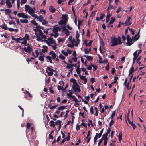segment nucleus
Returning a JSON list of instances; mask_svg holds the SVG:
<instances>
[{"label": "nucleus", "instance_id": "8fccbe9b", "mask_svg": "<svg viewBox=\"0 0 146 146\" xmlns=\"http://www.w3.org/2000/svg\"><path fill=\"white\" fill-rule=\"evenodd\" d=\"M90 113L91 115L94 114L93 108L92 107H91L90 109Z\"/></svg>", "mask_w": 146, "mask_h": 146}, {"label": "nucleus", "instance_id": "ddd939ff", "mask_svg": "<svg viewBox=\"0 0 146 146\" xmlns=\"http://www.w3.org/2000/svg\"><path fill=\"white\" fill-rule=\"evenodd\" d=\"M43 41H45L47 43V44L48 45H49V46H51L52 48H53V49L54 50H55L57 48V47L56 46H53V45H51L50 44V43L48 41V40H43Z\"/></svg>", "mask_w": 146, "mask_h": 146}, {"label": "nucleus", "instance_id": "0e129e2a", "mask_svg": "<svg viewBox=\"0 0 146 146\" xmlns=\"http://www.w3.org/2000/svg\"><path fill=\"white\" fill-rule=\"evenodd\" d=\"M41 36V37L42 38H44L45 39H46L47 38L46 36L45 35H44L43 34L42 35H41V36Z\"/></svg>", "mask_w": 146, "mask_h": 146}, {"label": "nucleus", "instance_id": "3c124183", "mask_svg": "<svg viewBox=\"0 0 146 146\" xmlns=\"http://www.w3.org/2000/svg\"><path fill=\"white\" fill-rule=\"evenodd\" d=\"M59 58L62 60H64L65 58V57L62 54H60L59 56Z\"/></svg>", "mask_w": 146, "mask_h": 146}, {"label": "nucleus", "instance_id": "e433bc0d", "mask_svg": "<svg viewBox=\"0 0 146 146\" xmlns=\"http://www.w3.org/2000/svg\"><path fill=\"white\" fill-rule=\"evenodd\" d=\"M35 34L36 35L37 40L38 41H41V38L38 35V34L36 32H35Z\"/></svg>", "mask_w": 146, "mask_h": 146}, {"label": "nucleus", "instance_id": "e2e57ef3", "mask_svg": "<svg viewBox=\"0 0 146 146\" xmlns=\"http://www.w3.org/2000/svg\"><path fill=\"white\" fill-rule=\"evenodd\" d=\"M90 30L89 29H87V34H86V36L87 37H90Z\"/></svg>", "mask_w": 146, "mask_h": 146}, {"label": "nucleus", "instance_id": "5fc2aeb1", "mask_svg": "<svg viewBox=\"0 0 146 146\" xmlns=\"http://www.w3.org/2000/svg\"><path fill=\"white\" fill-rule=\"evenodd\" d=\"M37 26H36V29H38V28H40L42 30H44V27H42L40 25H38Z\"/></svg>", "mask_w": 146, "mask_h": 146}, {"label": "nucleus", "instance_id": "c756f323", "mask_svg": "<svg viewBox=\"0 0 146 146\" xmlns=\"http://www.w3.org/2000/svg\"><path fill=\"white\" fill-rule=\"evenodd\" d=\"M1 27L2 29L5 30H7L8 29L7 26L5 25V24H2L1 25Z\"/></svg>", "mask_w": 146, "mask_h": 146}, {"label": "nucleus", "instance_id": "7ed1b4c3", "mask_svg": "<svg viewBox=\"0 0 146 146\" xmlns=\"http://www.w3.org/2000/svg\"><path fill=\"white\" fill-rule=\"evenodd\" d=\"M72 92H70L69 93H67L66 94L68 96V97H70L72 99H73L75 102H80V100L79 101L76 98V97L75 96H73L72 95Z\"/></svg>", "mask_w": 146, "mask_h": 146}, {"label": "nucleus", "instance_id": "864d4df0", "mask_svg": "<svg viewBox=\"0 0 146 146\" xmlns=\"http://www.w3.org/2000/svg\"><path fill=\"white\" fill-rule=\"evenodd\" d=\"M79 76L80 77V79L82 80L86 78L85 76H82L81 74L79 75Z\"/></svg>", "mask_w": 146, "mask_h": 146}, {"label": "nucleus", "instance_id": "ea45409f", "mask_svg": "<svg viewBox=\"0 0 146 146\" xmlns=\"http://www.w3.org/2000/svg\"><path fill=\"white\" fill-rule=\"evenodd\" d=\"M110 69L109 63H108L105 66V70L107 71H109Z\"/></svg>", "mask_w": 146, "mask_h": 146}, {"label": "nucleus", "instance_id": "2f4dec72", "mask_svg": "<svg viewBox=\"0 0 146 146\" xmlns=\"http://www.w3.org/2000/svg\"><path fill=\"white\" fill-rule=\"evenodd\" d=\"M46 58L48 59L49 60V62L50 63H52V58L51 57L49 56H47L46 57Z\"/></svg>", "mask_w": 146, "mask_h": 146}, {"label": "nucleus", "instance_id": "13d9d810", "mask_svg": "<svg viewBox=\"0 0 146 146\" xmlns=\"http://www.w3.org/2000/svg\"><path fill=\"white\" fill-rule=\"evenodd\" d=\"M111 131V129L110 127H108V129L107 130V132L106 133V134H109Z\"/></svg>", "mask_w": 146, "mask_h": 146}, {"label": "nucleus", "instance_id": "20e7f679", "mask_svg": "<svg viewBox=\"0 0 146 146\" xmlns=\"http://www.w3.org/2000/svg\"><path fill=\"white\" fill-rule=\"evenodd\" d=\"M17 15L20 17H21L23 19H27L28 16L22 13H20L17 14Z\"/></svg>", "mask_w": 146, "mask_h": 146}, {"label": "nucleus", "instance_id": "a18cd8bd", "mask_svg": "<svg viewBox=\"0 0 146 146\" xmlns=\"http://www.w3.org/2000/svg\"><path fill=\"white\" fill-rule=\"evenodd\" d=\"M31 23L34 25H38V23L35 20H31Z\"/></svg>", "mask_w": 146, "mask_h": 146}, {"label": "nucleus", "instance_id": "37998d69", "mask_svg": "<svg viewBox=\"0 0 146 146\" xmlns=\"http://www.w3.org/2000/svg\"><path fill=\"white\" fill-rule=\"evenodd\" d=\"M62 121L60 120H58L56 121L55 123V125H61V123Z\"/></svg>", "mask_w": 146, "mask_h": 146}, {"label": "nucleus", "instance_id": "412c9836", "mask_svg": "<svg viewBox=\"0 0 146 146\" xmlns=\"http://www.w3.org/2000/svg\"><path fill=\"white\" fill-rule=\"evenodd\" d=\"M67 21L63 20H60V21L58 22V23L59 25H62V24L66 25Z\"/></svg>", "mask_w": 146, "mask_h": 146}, {"label": "nucleus", "instance_id": "4468645a", "mask_svg": "<svg viewBox=\"0 0 146 146\" xmlns=\"http://www.w3.org/2000/svg\"><path fill=\"white\" fill-rule=\"evenodd\" d=\"M42 48L43 49H42V51L43 52L45 53L46 52H47V49H48V48L47 46L44 45L43 46Z\"/></svg>", "mask_w": 146, "mask_h": 146}, {"label": "nucleus", "instance_id": "f257e3e1", "mask_svg": "<svg viewBox=\"0 0 146 146\" xmlns=\"http://www.w3.org/2000/svg\"><path fill=\"white\" fill-rule=\"evenodd\" d=\"M110 43L111 44V46H114L118 44H122V42L121 41L120 37L118 36L117 38L115 37L113 38H111Z\"/></svg>", "mask_w": 146, "mask_h": 146}, {"label": "nucleus", "instance_id": "bf43d9fd", "mask_svg": "<svg viewBox=\"0 0 146 146\" xmlns=\"http://www.w3.org/2000/svg\"><path fill=\"white\" fill-rule=\"evenodd\" d=\"M76 39L79 38L80 36V34L77 31L76 33Z\"/></svg>", "mask_w": 146, "mask_h": 146}, {"label": "nucleus", "instance_id": "6ab92c4d", "mask_svg": "<svg viewBox=\"0 0 146 146\" xmlns=\"http://www.w3.org/2000/svg\"><path fill=\"white\" fill-rule=\"evenodd\" d=\"M49 125L51 127H52L53 128H54L55 127V123H54V121H53V120H51L49 122Z\"/></svg>", "mask_w": 146, "mask_h": 146}, {"label": "nucleus", "instance_id": "9b49d317", "mask_svg": "<svg viewBox=\"0 0 146 146\" xmlns=\"http://www.w3.org/2000/svg\"><path fill=\"white\" fill-rule=\"evenodd\" d=\"M47 40L49 41V42H50V44H52L55 42V41L51 37L48 38Z\"/></svg>", "mask_w": 146, "mask_h": 146}, {"label": "nucleus", "instance_id": "49530a36", "mask_svg": "<svg viewBox=\"0 0 146 146\" xmlns=\"http://www.w3.org/2000/svg\"><path fill=\"white\" fill-rule=\"evenodd\" d=\"M138 51V50H136L133 53V55L134 56L138 57L139 55L137 53Z\"/></svg>", "mask_w": 146, "mask_h": 146}, {"label": "nucleus", "instance_id": "4d7b16f0", "mask_svg": "<svg viewBox=\"0 0 146 146\" xmlns=\"http://www.w3.org/2000/svg\"><path fill=\"white\" fill-rule=\"evenodd\" d=\"M24 40L23 42H21V43L22 44H23L25 46L26 45L27 43V40Z\"/></svg>", "mask_w": 146, "mask_h": 146}, {"label": "nucleus", "instance_id": "69168bd1", "mask_svg": "<svg viewBox=\"0 0 146 146\" xmlns=\"http://www.w3.org/2000/svg\"><path fill=\"white\" fill-rule=\"evenodd\" d=\"M93 68V70L94 71H95L98 68V66L97 65H93V66H92Z\"/></svg>", "mask_w": 146, "mask_h": 146}, {"label": "nucleus", "instance_id": "f8f14e48", "mask_svg": "<svg viewBox=\"0 0 146 146\" xmlns=\"http://www.w3.org/2000/svg\"><path fill=\"white\" fill-rule=\"evenodd\" d=\"M6 4L7 6V7L11 8L12 7V5L9 0H6Z\"/></svg>", "mask_w": 146, "mask_h": 146}, {"label": "nucleus", "instance_id": "603ef678", "mask_svg": "<svg viewBox=\"0 0 146 146\" xmlns=\"http://www.w3.org/2000/svg\"><path fill=\"white\" fill-rule=\"evenodd\" d=\"M115 111H114L112 113V114H111V119H113V117L115 115Z\"/></svg>", "mask_w": 146, "mask_h": 146}, {"label": "nucleus", "instance_id": "f3484780", "mask_svg": "<svg viewBox=\"0 0 146 146\" xmlns=\"http://www.w3.org/2000/svg\"><path fill=\"white\" fill-rule=\"evenodd\" d=\"M84 57H86L87 60L88 61L92 60L93 58V57L90 56H86V55H84Z\"/></svg>", "mask_w": 146, "mask_h": 146}, {"label": "nucleus", "instance_id": "2eb2a0df", "mask_svg": "<svg viewBox=\"0 0 146 146\" xmlns=\"http://www.w3.org/2000/svg\"><path fill=\"white\" fill-rule=\"evenodd\" d=\"M34 31L36 32V31L39 32L38 35L40 36H41L43 34V33L42 30L40 29H37L36 30L35 29H34Z\"/></svg>", "mask_w": 146, "mask_h": 146}, {"label": "nucleus", "instance_id": "774afa93", "mask_svg": "<svg viewBox=\"0 0 146 146\" xmlns=\"http://www.w3.org/2000/svg\"><path fill=\"white\" fill-rule=\"evenodd\" d=\"M76 72L78 74H79V75L80 74V72H81V70H80V69H76Z\"/></svg>", "mask_w": 146, "mask_h": 146}, {"label": "nucleus", "instance_id": "aec40b11", "mask_svg": "<svg viewBox=\"0 0 146 146\" xmlns=\"http://www.w3.org/2000/svg\"><path fill=\"white\" fill-rule=\"evenodd\" d=\"M108 135L106 133L104 134L101 138L103 140H108Z\"/></svg>", "mask_w": 146, "mask_h": 146}, {"label": "nucleus", "instance_id": "a19ab883", "mask_svg": "<svg viewBox=\"0 0 146 146\" xmlns=\"http://www.w3.org/2000/svg\"><path fill=\"white\" fill-rule=\"evenodd\" d=\"M76 80L74 79L71 78L70 80V82L72 83L73 84H75V83H77L76 82Z\"/></svg>", "mask_w": 146, "mask_h": 146}, {"label": "nucleus", "instance_id": "c85d7f7f", "mask_svg": "<svg viewBox=\"0 0 146 146\" xmlns=\"http://www.w3.org/2000/svg\"><path fill=\"white\" fill-rule=\"evenodd\" d=\"M59 30V27H54L53 29L52 30V31L54 33H55L56 32H58V31Z\"/></svg>", "mask_w": 146, "mask_h": 146}, {"label": "nucleus", "instance_id": "473e14b6", "mask_svg": "<svg viewBox=\"0 0 146 146\" xmlns=\"http://www.w3.org/2000/svg\"><path fill=\"white\" fill-rule=\"evenodd\" d=\"M50 72L48 71L47 70H46V72L48 73V76H51L53 74V73L51 71H49Z\"/></svg>", "mask_w": 146, "mask_h": 146}, {"label": "nucleus", "instance_id": "1a4fd4ad", "mask_svg": "<svg viewBox=\"0 0 146 146\" xmlns=\"http://www.w3.org/2000/svg\"><path fill=\"white\" fill-rule=\"evenodd\" d=\"M49 54L50 55H51L52 58L53 59H55L56 58V53L53 51H50L49 53Z\"/></svg>", "mask_w": 146, "mask_h": 146}, {"label": "nucleus", "instance_id": "72a5a7b5", "mask_svg": "<svg viewBox=\"0 0 146 146\" xmlns=\"http://www.w3.org/2000/svg\"><path fill=\"white\" fill-rule=\"evenodd\" d=\"M64 33L66 36H68L70 34L69 31L67 29H66Z\"/></svg>", "mask_w": 146, "mask_h": 146}, {"label": "nucleus", "instance_id": "680f3d73", "mask_svg": "<svg viewBox=\"0 0 146 146\" xmlns=\"http://www.w3.org/2000/svg\"><path fill=\"white\" fill-rule=\"evenodd\" d=\"M92 66H93V64H92L91 65H90L88 67H87V69L88 70H91L92 69Z\"/></svg>", "mask_w": 146, "mask_h": 146}, {"label": "nucleus", "instance_id": "09e8293b", "mask_svg": "<svg viewBox=\"0 0 146 146\" xmlns=\"http://www.w3.org/2000/svg\"><path fill=\"white\" fill-rule=\"evenodd\" d=\"M99 56V59L100 60H99V62H98V63H100V64H101V63H104V62H103V61H102L101 60H102V58L101 57L100 55H99L98 56Z\"/></svg>", "mask_w": 146, "mask_h": 146}, {"label": "nucleus", "instance_id": "b1692460", "mask_svg": "<svg viewBox=\"0 0 146 146\" xmlns=\"http://www.w3.org/2000/svg\"><path fill=\"white\" fill-rule=\"evenodd\" d=\"M40 54L41 55V56H39L38 57V59L39 60H40V61H44V59L43 58V56H42V55L43 54L42 52H41L40 53Z\"/></svg>", "mask_w": 146, "mask_h": 146}, {"label": "nucleus", "instance_id": "bb28decb", "mask_svg": "<svg viewBox=\"0 0 146 146\" xmlns=\"http://www.w3.org/2000/svg\"><path fill=\"white\" fill-rule=\"evenodd\" d=\"M135 71L134 67L133 66H132L131 68L129 70V76L131 74H133V72Z\"/></svg>", "mask_w": 146, "mask_h": 146}, {"label": "nucleus", "instance_id": "423d86ee", "mask_svg": "<svg viewBox=\"0 0 146 146\" xmlns=\"http://www.w3.org/2000/svg\"><path fill=\"white\" fill-rule=\"evenodd\" d=\"M140 31V30H139L137 34L135 35L134 36H133L132 38H133V41H136L139 39L140 36H139Z\"/></svg>", "mask_w": 146, "mask_h": 146}, {"label": "nucleus", "instance_id": "052dcab7", "mask_svg": "<svg viewBox=\"0 0 146 146\" xmlns=\"http://www.w3.org/2000/svg\"><path fill=\"white\" fill-rule=\"evenodd\" d=\"M114 122V121L113 119H111V120L110 121V122L109 124V125L110 127H111L112 125L113 124Z\"/></svg>", "mask_w": 146, "mask_h": 146}, {"label": "nucleus", "instance_id": "79ce46f5", "mask_svg": "<svg viewBox=\"0 0 146 146\" xmlns=\"http://www.w3.org/2000/svg\"><path fill=\"white\" fill-rule=\"evenodd\" d=\"M51 104H49V105H48V106L50 107V109L51 110H52L53 109L56 108L58 106V105H54V106H52L51 107H50L51 106Z\"/></svg>", "mask_w": 146, "mask_h": 146}, {"label": "nucleus", "instance_id": "cd10ccee", "mask_svg": "<svg viewBox=\"0 0 146 146\" xmlns=\"http://www.w3.org/2000/svg\"><path fill=\"white\" fill-rule=\"evenodd\" d=\"M29 13L31 14H33L35 13V10L33 9L32 8H31L28 11Z\"/></svg>", "mask_w": 146, "mask_h": 146}, {"label": "nucleus", "instance_id": "dca6fc26", "mask_svg": "<svg viewBox=\"0 0 146 146\" xmlns=\"http://www.w3.org/2000/svg\"><path fill=\"white\" fill-rule=\"evenodd\" d=\"M53 7L52 6H50L49 7V9L50 11L52 13H54L56 10V9L54 8H53Z\"/></svg>", "mask_w": 146, "mask_h": 146}, {"label": "nucleus", "instance_id": "6e6d98bb", "mask_svg": "<svg viewBox=\"0 0 146 146\" xmlns=\"http://www.w3.org/2000/svg\"><path fill=\"white\" fill-rule=\"evenodd\" d=\"M84 50L85 53V54H88L90 52L87 49V48H84Z\"/></svg>", "mask_w": 146, "mask_h": 146}, {"label": "nucleus", "instance_id": "c9c22d12", "mask_svg": "<svg viewBox=\"0 0 146 146\" xmlns=\"http://www.w3.org/2000/svg\"><path fill=\"white\" fill-rule=\"evenodd\" d=\"M94 109L95 111V115L96 117L98 116V108L97 107H94Z\"/></svg>", "mask_w": 146, "mask_h": 146}, {"label": "nucleus", "instance_id": "338daca9", "mask_svg": "<svg viewBox=\"0 0 146 146\" xmlns=\"http://www.w3.org/2000/svg\"><path fill=\"white\" fill-rule=\"evenodd\" d=\"M66 68L68 69H71V64H68L66 66Z\"/></svg>", "mask_w": 146, "mask_h": 146}, {"label": "nucleus", "instance_id": "a211bd4d", "mask_svg": "<svg viewBox=\"0 0 146 146\" xmlns=\"http://www.w3.org/2000/svg\"><path fill=\"white\" fill-rule=\"evenodd\" d=\"M62 18L64 20L67 21L68 20V15L66 14H63L62 16Z\"/></svg>", "mask_w": 146, "mask_h": 146}, {"label": "nucleus", "instance_id": "9d476101", "mask_svg": "<svg viewBox=\"0 0 146 146\" xmlns=\"http://www.w3.org/2000/svg\"><path fill=\"white\" fill-rule=\"evenodd\" d=\"M128 19L126 21H125V24H126V25H129L132 24V23L131 22H129V21L131 19V16H127Z\"/></svg>", "mask_w": 146, "mask_h": 146}, {"label": "nucleus", "instance_id": "de8ad7c7", "mask_svg": "<svg viewBox=\"0 0 146 146\" xmlns=\"http://www.w3.org/2000/svg\"><path fill=\"white\" fill-rule=\"evenodd\" d=\"M47 69L48 71H51L52 72H56V70H54L50 68L49 67H48L47 68Z\"/></svg>", "mask_w": 146, "mask_h": 146}, {"label": "nucleus", "instance_id": "0eeeda50", "mask_svg": "<svg viewBox=\"0 0 146 146\" xmlns=\"http://www.w3.org/2000/svg\"><path fill=\"white\" fill-rule=\"evenodd\" d=\"M11 39L13 40L16 41L17 43H21L20 41L23 40L22 38L20 37L17 38H14L13 36H11Z\"/></svg>", "mask_w": 146, "mask_h": 146}, {"label": "nucleus", "instance_id": "4be33fe9", "mask_svg": "<svg viewBox=\"0 0 146 146\" xmlns=\"http://www.w3.org/2000/svg\"><path fill=\"white\" fill-rule=\"evenodd\" d=\"M29 37L28 34L26 33L25 34V37L22 38L23 40H29Z\"/></svg>", "mask_w": 146, "mask_h": 146}, {"label": "nucleus", "instance_id": "393cba45", "mask_svg": "<svg viewBox=\"0 0 146 146\" xmlns=\"http://www.w3.org/2000/svg\"><path fill=\"white\" fill-rule=\"evenodd\" d=\"M67 107V106H61L59 107L58 108V110H63L65 109L66 107Z\"/></svg>", "mask_w": 146, "mask_h": 146}, {"label": "nucleus", "instance_id": "a878e982", "mask_svg": "<svg viewBox=\"0 0 146 146\" xmlns=\"http://www.w3.org/2000/svg\"><path fill=\"white\" fill-rule=\"evenodd\" d=\"M5 15H8L9 14V13H11V10H9L8 9H5Z\"/></svg>", "mask_w": 146, "mask_h": 146}, {"label": "nucleus", "instance_id": "6e6552de", "mask_svg": "<svg viewBox=\"0 0 146 146\" xmlns=\"http://www.w3.org/2000/svg\"><path fill=\"white\" fill-rule=\"evenodd\" d=\"M130 39H129L127 40V42L126 44L128 46H130L133 43V38H132V39H131V38Z\"/></svg>", "mask_w": 146, "mask_h": 146}, {"label": "nucleus", "instance_id": "4c0bfd02", "mask_svg": "<svg viewBox=\"0 0 146 146\" xmlns=\"http://www.w3.org/2000/svg\"><path fill=\"white\" fill-rule=\"evenodd\" d=\"M21 22L22 23H27L28 22V20L27 19H22L20 20Z\"/></svg>", "mask_w": 146, "mask_h": 146}, {"label": "nucleus", "instance_id": "f03ea898", "mask_svg": "<svg viewBox=\"0 0 146 146\" xmlns=\"http://www.w3.org/2000/svg\"><path fill=\"white\" fill-rule=\"evenodd\" d=\"M79 86L78 83H75V84L73 85L72 88L74 92L78 91L79 92H81V90Z\"/></svg>", "mask_w": 146, "mask_h": 146}, {"label": "nucleus", "instance_id": "58836bf2", "mask_svg": "<svg viewBox=\"0 0 146 146\" xmlns=\"http://www.w3.org/2000/svg\"><path fill=\"white\" fill-rule=\"evenodd\" d=\"M37 19H38V21L40 22H42L43 21H44L43 17L40 16L38 17Z\"/></svg>", "mask_w": 146, "mask_h": 146}, {"label": "nucleus", "instance_id": "7c9ffc66", "mask_svg": "<svg viewBox=\"0 0 146 146\" xmlns=\"http://www.w3.org/2000/svg\"><path fill=\"white\" fill-rule=\"evenodd\" d=\"M31 7L28 5H25V11H27L28 10H29L31 8Z\"/></svg>", "mask_w": 146, "mask_h": 146}, {"label": "nucleus", "instance_id": "f704fd0d", "mask_svg": "<svg viewBox=\"0 0 146 146\" xmlns=\"http://www.w3.org/2000/svg\"><path fill=\"white\" fill-rule=\"evenodd\" d=\"M122 139V134L121 133H119L118 135V140L120 142H121V141Z\"/></svg>", "mask_w": 146, "mask_h": 146}, {"label": "nucleus", "instance_id": "39448f33", "mask_svg": "<svg viewBox=\"0 0 146 146\" xmlns=\"http://www.w3.org/2000/svg\"><path fill=\"white\" fill-rule=\"evenodd\" d=\"M23 50H24L25 52L29 53L30 52L32 51L33 49L30 46H27V48L26 47H25L23 48Z\"/></svg>", "mask_w": 146, "mask_h": 146}, {"label": "nucleus", "instance_id": "c03bdc74", "mask_svg": "<svg viewBox=\"0 0 146 146\" xmlns=\"http://www.w3.org/2000/svg\"><path fill=\"white\" fill-rule=\"evenodd\" d=\"M131 125L133 127V129L135 130V128H136V126L135 125V124L133 123V121L131 122Z\"/></svg>", "mask_w": 146, "mask_h": 146}, {"label": "nucleus", "instance_id": "5701e85b", "mask_svg": "<svg viewBox=\"0 0 146 146\" xmlns=\"http://www.w3.org/2000/svg\"><path fill=\"white\" fill-rule=\"evenodd\" d=\"M115 20V17H113L111 18L110 21V22L109 24H111L113 23L114 21Z\"/></svg>", "mask_w": 146, "mask_h": 146}]
</instances>
